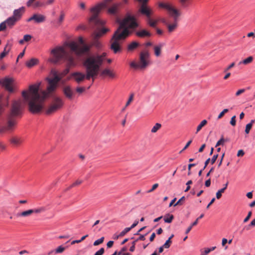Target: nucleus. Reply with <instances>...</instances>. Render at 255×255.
<instances>
[{
    "mask_svg": "<svg viewBox=\"0 0 255 255\" xmlns=\"http://www.w3.org/2000/svg\"><path fill=\"white\" fill-rule=\"evenodd\" d=\"M218 157V154H214L211 159H210L211 163L212 164H214Z\"/></svg>",
    "mask_w": 255,
    "mask_h": 255,
    "instance_id": "52",
    "label": "nucleus"
},
{
    "mask_svg": "<svg viewBox=\"0 0 255 255\" xmlns=\"http://www.w3.org/2000/svg\"><path fill=\"white\" fill-rule=\"evenodd\" d=\"M107 55V53L103 52L101 54H95L87 57L85 59L89 68H92L93 72L96 71L99 74Z\"/></svg>",
    "mask_w": 255,
    "mask_h": 255,
    "instance_id": "4",
    "label": "nucleus"
},
{
    "mask_svg": "<svg viewBox=\"0 0 255 255\" xmlns=\"http://www.w3.org/2000/svg\"><path fill=\"white\" fill-rule=\"evenodd\" d=\"M94 40L93 41V45L96 47L97 49H100L102 47V44L100 41L98 40V38H95V35H94Z\"/></svg>",
    "mask_w": 255,
    "mask_h": 255,
    "instance_id": "31",
    "label": "nucleus"
},
{
    "mask_svg": "<svg viewBox=\"0 0 255 255\" xmlns=\"http://www.w3.org/2000/svg\"><path fill=\"white\" fill-rule=\"evenodd\" d=\"M255 120H251V122L248 124L246 126L245 132L248 134L253 126V124L254 123Z\"/></svg>",
    "mask_w": 255,
    "mask_h": 255,
    "instance_id": "30",
    "label": "nucleus"
},
{
    "mask_svg": "<svg viewBox=\"0 0 255 255\" xmlns=\"http://www.w3.org/2000/svg\"><path fill=\"white\" fill-rule=\"evenodd\" d=\"M139 43L136 41H133L128 46V51H132L139 46Z\"/></svg>",
    "mask_w": 255,
    "mask_h": 255,
    "instance_id": "23",
    "label": "nucleus"
},
{
    "mask_svg": "<svg viewBox=\"0 0 255 255\" xmlns=\"http://www.w3.org/2000/svg\"><path fill=\"white\" fill-rule=\"evenodd\" d=\"M32 210L33 211V213H40L45 212L46 211V208L44 207H41L40 208Z\"/></svg>",
    "mask_w": 255,
    "mask_h": 255,
    "instance_id": "34",
    "label": "nucleus"
},
{
    "mask_svg": "<svg viewBox=\"0 0 255 255\" xmlns=\"http://www.w3.org/2000/svg\"><path fill=\"white\" fill-rule=\"evenodd\" d=\"M64 16H65V14L64 13V12L63 11H61V13H60V17L58 19V22L59 23H61L63 19H64Z\"/></svg>",
    "mask_w": 255,
    "mask_h": 255,
    "instance_id": "53",
    "label": "nucleus"
},
{
    "mask_svg": "<svg viewBox=\"0 0 255 255\" xmlns=\"http://www.w3.org/2000/svg\"><path fill=\"white\" fill-rule=\"evenodd\" d=\"M158 186V184L157 183H155L154 184L151 189H150V190H149L148 191H147V193H150L151 192H152L153 191H154L156 188H157Z\"/></svg>",
    "mask_w": 255,
    "mask_h": 255,
    "instance_id": "58",
    "label": "nucleus"
},
{
    "mask_svg": "<svg viewBox=\"0 0 255 255\" xmlns=\"http://www.w3.org/2000/svg\"><path fill=\"white\" fill-rule=\"evenodd\" d=\"M131 229L128 227L126 228L123 231H122L120 234V236L123 237L127 233H128L129 231H130Z\"/></svg>",
    "mask_w": 255,
    "mask_h": 255,
    "instance_id": "44",
    "label": "nucleus"
},
{
    "mask_svg": "<svg viewBox=\"0 0 255 255\" xmlns=\"http://www.w3.org/2000/svg\"><path fill=\"white\" fill-rule=\"evenodd\" d=\"M253 60V57L252 56H249L247 58L244 59L242 61L240 62V64H248L251 62H252Z\"/></svg>",
    "mask_w": 255,
    "mask_h": 255,
    "instance_id": "32",
    "label": "nucleus"
},
{
    "mask_svg": "<svg viewBox=\"0 0 255 255\" xmlns=\"http://www.w3.org/2000/svg\"><path fill=\"white\" fill-rule=\"evenodd\" d=\"M112 72V71L111 70H110V69H105L101 72V76H103V75H108V76H109Z\"/></svg>",
    "mask_w": 255,
    "mask_h": 255,
    "instance_id": "42",
    "label": "nucleus"
},
{
    "mask_svg": "<svg viewBox=\"0 0 255 255\" xmlns=\"http://www.w3.org/2000/svg\"><path fill=\"white\" fill-rule=\"evenodd\" d=\"M63 92L65 96L69 99H72L73 95V92L71 88L69 86H66L63 89Z\"/></svg>",
    "mask_w": 255,
    "mask_h": 255,
    "instance_id": "14",
    "label": "nucleus"
},
{
    "mask_svg": "<svg viewBox=\"0 0 255 255\" xmlns=\"http://www.w3.org/2000/svg\"><path fill=\"white\" fill-rule=\"evenodd\" d=\"M51 74L53 76L54 80H56L57 81H60L62 79L60 75H59L58 73V72L55 69H52L51 70Z\"/></svg>",
    "mask_w": 255,
    "mask_h": 255,
    "instance_id": "25",
    "label": "nucleus"
},
{
    "mask_svg": "<svg viewBox=\"0 0 255 255\" xmlns=\"http://www.w3.org/2000/svg\"><path fill=\"white\" fill-rule=\"evenodd\" d=\"M38 62V60L35 58H31L26 62V65L28 68H31L33 66L36 65Z\"/></svg>",
    "mask_w": 255,
    "mask_h": 255,
    "instance_id": "24",
    "label": "nucleus"
},
{
    "mask_svg": "<svg viewBox=\"0 0 255 255\" xmlns=\"http://www.w3.org/2000/svg\"><path fill=\"white\" fill-rule=\"evenodd\" d=\"M112 0H105L104 1L98 3L97 5L91 8V11L93 12V14L90 18V22L97 25H104V22L99 18L98 15L101 10L103 8H106L107 7L108 2Z\"/></svg>",
    "mask_w": 255,
    "mask_h": 255,
    "instance_id": "7",
    "label": "nucleus"
},
{
    "mask_svg": "<svg viewBox=\"0 0 255 255\" xmlns=\"http://www.w3.org/2000/svg\"><path fill=\"white\" fill-rule=\"evenodd\" d=\"M136 242L134 241L132 242V246L129 248V251L133 252L135 250V245Z\"/></svg>",
    "mask_w": 255,
    "mask_h": 255,
    "instance_id": "60",
    "label": "nucleus"
},
{
    "mask_svg": "<svg viewBox=\"0 0 255 255\" xmlns=\"http://www.w3.org/2000/svg\"><path fill=\"white\" fill-rule=\"evenodd\" d=\"M65 249V248L62 247V246H59L55 250V254L62 253Z\"/></svg>",
    "mask_w": 255,
    "mask_h": 255,
    "instance_id": "41",
    "label": "nucleus"
},
{
    "mask_svg": "<svg viewBox=\"0 0 255 255\" xmlns=\"http://www.w3.org/2000/svg\"><path fill=\"white\" fill-rule=\"evenodd\" d=\"M161 127V125L159 123H156L152 128L151 131L153 133L156 132Z\"/></svg>",
    "mask_w": 255,
    "mask_h": 255,
    "instance_id": "35",
    "label": "nucleus"
},
{
    "mask_svg": "<svg viewBox=\"0 0 255 255\" xmlns=\"http://www.w3.org/2000/svg\"><path fill=\"white\" fill-rule=\"evenodd\" d=\"M236 116H234L232 117L231 121H230V124L232 126H235L236 125Z\"/></svg>",
    "mask_w": 255,
    "mask_h": 255,
    "instance_id": "55",
    "label": "nucleus"
},
{
    "mask_svg": "<svg viewBox=\"0 0 255 255\" xmlns=\"http://www.w3.org/2000/svg\"><path fill=\"white\" fill-rule=\"evenodd\" d=\"M83 66L85 69L86 74L81 72H75L72 74V77L78 83L83 81L85 79L89 80L92 78L93 81H94L95 78H96L98 75V72L96 71L93 72L92 68H89L86 63V59H85L83 62Z\"/></svg>",
    "mask_w": 255,
    "mask_h": 255,
    "instance_id": "5",
    "label": "nucleus"
},
{
    "mask_svg": "<svg viewBox=\"0 0 255 255\" xmlns=\"http://www.w3.org/2000/svg\"><path fill=\"white\" fill-rule=\"evenodd\" d=\"M46 80L48 81V84H54V85H57V83L59 82V81H56V80H54V78H47L46 79Z\"/></svg>",
    "mask_w": 255,
    "mask_h": 255,
    "instance_id": "40",
    "label": "nucleus"
},
{
    "mask_svg": "<svg viewBox=\"0 0 255 255\" xmlns=\"http://www.w3.org/2000/svg\"><path fill=\"white\" fill-rule=\"evenodd\" d=\"M228 182H227L224 185V187L221 189L219 190L218 192L216 193V198L219 199L222 196V193L224 192L225 190L227 189L228 186Z\"/></svg>",
    "mask_w": 255,
    "mask_h": 255,
    "instance_id": "26",
    "label": "nucleus"
},
{
    "mask_svg": "<svg viewBox=\"0 0 255 255\" xmlns=\"http://www.w3.org/2000/svg\"><path fill=\"white\" fill-rule=\"evenodd\" d=\"M139 11L141 14L146 16V22L150 26L153 28L156 27L157 21L151 18L152 11L149 8L143 5L140 7Z\"/></svg>",
    "mask_w": 255,
    "mask_h": 255,
    "instance_id": "9",
    "label": "nucleus"
},
{
    "mask_svg": "<svg viewBox=\"0 0 255 255\" xmlns=\"http://www.w3.org/2000/svg\"><path fill=\"white\" fill-rule=\"evenodd\" d=\"M89 50L90 47L88 45H85L82 47H79L77 55H81L85 53L89 52Z\"/></svg>",
    "mask_w": 255,
    "mask_h": 255,
    "instance_id": "20",
    "label": "nucleus"
},
{
    "mask_svg": "<svg viewBox=\"0 0 255 255\" xmlns=\"http://www.w3.org/2000/svg\"><path fill=\"white\" fill-rule=\"evenodd\" d=\"M31 37H32L30 35H29V34L24 35L23 36V40H24V41H28L31 39Z\"/></svg>",
    "mask_w": 255,
    "mask_h": 255,
    "instance_id": "57",
    "label": "nucleus"
},
{
    "mask_svg": "<svg viewBox=\"0 0 255 255\" xmlns=\"http://www.w3.org/2000/svg\"><path fill=\"white\" fill-rule=\"evenodd\" d=\"M136 36L140 38L149 37L151 33L145 29H142L135 32Z\"/></svg>",
    "mask_w": 255,
    "mask_h": 255,
    "instance_id": "13",
    "label": "nucleus"
},
{
    "mask_svg": "<svg viewBox=\"0 0 255 255\" xmlns=\"http://www.w3.org/2000/svg\"><path fill=\"white\" fill-rule=\"evenodd\" d=\"M198 224V219H196L192 224L186 229L185 231V234H188L190 231L191 230L192 227Z\"/></svg>",
    "mask_w": 255,
    "mask_h": 255,
    "instance_id": "37",
    "label": "nucleus"
},
{
    "mask_svg": "<svg viewBox=\"0 0 255 255\" xmlns=\"http://www.w3.org/2000/svg\"><path fill=\"white\" fill-rule=\"evenodd\" d=\"M207 123V121L206 120H203L200 124L198 126L197 128L196 133L199 132L201 128Z\"/></svg>",
    "mask_w": 255,
    "mask_h": 255,
    "instance_id": "33",
    "label": "nucleus"
},
{
    "mask_svg": "<svg viewBox=\"0 0 255 255\" xmlns=\"http://www.w3.org/2000/svg\"><path fill=\"white\" fill-rule=\"evenodd\" d=\"M57 85L49 84L47 91H39V85H32L29 86V93L23 91L22 96L25 102L27 103L29 111L32 114H38L44 108L45 100L50 94L56 89Z\"/></svg>",
    "mask_w": 255,
    "mask_h": 255,
    "instance_id": "1",
    "label": "nucleus"
},
{
    "mask_svg": "<svg viewBox=\"0 0 255 255\" xmlns=\"http://www.w3.org/2000/svg\"><path fill=\"white\" fill-rule=\"evenodd\" d=\"M12 82L13 80L12 78L5 77L0 80V84L4 87L8 91L12 93L13 91V89L11 86Z\"/></svg>",
    "mask_w": 255,
    "mask_h": 255,
    "instance_id": "11",
    "label": "nucleus"
},
{
    "mask_svg": "<svg viewBox=\"0 0 255 255\" xmlns=\"http://www.w3.org/2000/svg\"><path fill=\"white\" fill-rule=\"evenodd\" d=\"M108 31V29L103 27L99 31H96L94 33V35H95L96 38H99L102 36L103 34H105Z\"/></svg>",
    "mask_w": 255,
    "mask_h": 255,
    "instance_id": "17",
    "label": "nucleus"
},
{
    "mask_svg": "<svg viewBox=\"0 0 255 255\" xmlns=\"http://www.w3.org/2000/svg\"><path fill=\"white\" fill-rule=\"evenodd\" d=\"M17 20L14 18V17H12V16L10 17H9L8 18H7L5 21L6 23V25L8 26H9L10 27H11L13 26L16 23V22Z\"/></svg>",
    "mask_w": 255,
    "mask_h": 255,
    "instance_id": "21",
    "label": "nucleus"
},
{
    "mask_svg": "<svg viewBox=\"0 0 255 255\" xmlns=\"http://www.w3.org/2000/svg\"><path fill=\"white\" fill-rule=\"evenodd\" d=\"M173 218L174 217L172 215L168 214L164 216V221L165 223H170L172 221Z\"/></svg>",
    "mask_w": 255,
    "mask_h": 255,
    "instance_id": "28",
    "label": "nucleus"
},
{
    "mask_svg": "<svg viewBox=\"0 0 255 255\" xmlns=\"http://www.w3.org/2000/svg\"><path fill=\"white\" fill-rule=\"evenodd\" d=\"M147 234H146L145 235H140V236L135 241L137 242L138 241H144L145 240V237L147 235Z\"/></svg>",
    "mask_w": 255,
    "mask_h": 255,
    "instance_id": "56",
    "label": "nucleus"
},
{
    "mask_svg": "<svg viewBox=\"0 0 255 255\" xmlns=\"http://www.w3.org/2000/svg\"><path fill=\"white\" fill-rule=\"evenodd\" d=\"M210 253L208 248H205L204 252H201V255H207Z\"/></svg>",
    "mask_w": 255,
    "mask_h": 255,
    "instance_id": "64",
    "label": "nucleus"
},
{
    "mask_svg": "<svg viewBox=\"0 0 255 255\" xmlns=\"http://www.w3.org/2000/svg\"><path fill=\"white\" fill-rule=\"evenodd\" d=\"M76 90L78 93H82L85 91V88L84 87H77Z\"/></svg>",
    "mask_w": 255,
    "mask_h": 255,
    "instance_id": "63",
    "label": "nucleus"
},
{
    "mask_svg": "<svg viewBox=\"0 0 255 255\" xmlns=\"http://www.w3.org/2000/svg\"><path fill=\"white\" fill-rule=\"evenodd\" d=\"M82 182V180H77L76 182L73 183L70 186H69L67 188V190H69L70 188H72V187H74L75 186H77V185H78L80 184Z\"/></svg>",
    "mask_w": 255,
    "mask_h": 255,
    "instance_id": "45",
    "label": "nucleus"
},
{
    "mask_svg": "<svg viewBox=\"0 0 255 255\" xmlns=\"http://www.w3.org/2000/svg\"><path fill=\"white\" fill-rule=\"evenodd\" d=\"M104 248H102L99 251L96 252L94 255H102L104 253Z\"/></svg>",
    "mask_w": 255,
    "mask_h": 255,
    "instance_id": "50",
    "label": "nucleus"
},
{
    "mask_svg": "<svg viewBox=\"0 0 255 255\" xmlns=\"http://www.w3.org/2000/svg\"><path fill=\"white\" fill-rule=\"evenodd\" d=\"M104 237H101L100 239L95 241L94 242L93 245L95 246H98V245L102 244L104 242Z\"/></svg>",
    "mask_w": 255,
    "mask_h": 255,
    "instance_id": "43",
    "label": "nucleus"
},
{
    "mask_svg": "<svg viewBox=\"0 0 255 255\" xmlns=\"http://www.w3.org/2000/svg\"><path fill=\"white\" fill-rule=\"evenodd\" d=\"M228 111L229 110L227 109H225L224 110H223V111L219 115V116L218 117V119H221L225 113H226L228 112Z\"/></svg>",
    "mask_w": 255,
    "mask_h": 255,
    "instance_id": "54",
    "label": "nucleus"
},
{
    "mask_svg": "<svg viewBox=\"0 0 255 255\" xmlns=\"http://www.w3.org/2000/svg\"><path fill=\"white\" fill-rule=\"evenodd\" d=\"M119 5L117 4H114L112 7L108 9V12L112 14H116L117 12V9Z\"/></svg>",
    "mask_w": 255,
    "mask_h": 255,
    "instance_id": "29",
    "label": "nucleus"
},
{
    "mask_svg": "<svg viewBox=\"0 0 255 255\" xmlns=\"http://www.w3.org/2000/svg\"><path fill=\"white\" fill-rule=\"evenodd\" d=\"M88 235H86L85 236H83L80 240L78 239V240H74L71 242V244L74 245L76 243H79L81 242L82 241H83V240H84L87 237H88Z\"/></svg>",
    "mask_w": 255,
    "mask_h": 255,
    "instance_id": "39",
    "label": "nucleus"
},
{
    "mask_svg": "<svg viewBox=\"0 0 255 255\" xmlns=\"http://www.w3.org/2000/svg\"><path fill=\"white\" fill-rule=\"evenodd\" d=\"M6 23L5 21L0 23V31H3L6 29Z\"/></svg>",
    "mask_w": 255,
    "mask_h": 255,
    "instance_id": "46",
    "label": "nucleus"
},
{
    "mask_svg": "<svg viewBox=\"0 0 255 255\" xmlns=\"http://www.w3.org/2000/svg\"><path fill=\"white\" fill-rule=\"evenodd\" d=\"M63 105V102L61 99L58 97L55 98L53 103L46 111V114H50L60 109Z\"/></svg>",
    "mask_w": 255,
    "mask_h": 255,
    "instance_id": "10",
    "label": "nucleus"
},
{
    "mask_svg": "<svg viewBox=\"0 0 255 255\" xmlns=\"http://www.w3.org/2000/svg\"><path fill=\"white\" fill-rule=\"evenodd\" d=\"M34 21L36 23H40L44 22L45 20V16L40 14H34Z\"/></svg>",
    "mask_w": 255,
    "mask_h": 255,
    "instance_id": "15",
    "label": "nucleus"
},
{
    "mask_svg": "<svg viewBox=\"0 0 255 255\" xmlns=\"http://www.w3.org/2000/svg\"><path fill=\"white\" fill-rule=\"evenodd\" d=\"M185 200V197L184 196H183L174 205V206H176L178 205H179L181 204V202H182L183 201H184Z\"/></svg>",
    "mask_w": 255,
    "mask_h": 255,
    "instance_id": "62",
    "label": "nucleus"
},
{
    "mask_svg": "<svg viewBox=\"0 0 255 255\" xmlns=\"http://www.w3.org/2000/svg\"><path fill=\"white\" fill-rule=\"evenodd\" d=\"M191 184H192V180H190L187 181V182L186 184V185H187V187H186V189L185 190V192H187L190 190V185Z\"/></svg>",
    "mask_w": 255,
    "mask_h": 255,
    "instance_id": "51",
    "label": "nucleus"
},
{
    "mask_svg": "<svg viewBox=\"0 0 255 255\" xmlns=\"http://www.w3.org/2000/svg\"><path fill=\"white\" fill-rule=\"evenodd\" d=\"M133 96H134L133 94H130V96H129V97L128 98V101H127V102L126 103V107H128L130 104V102L133 100Z\"/></svg>",
    "mask_w": 255,
    "mask_h": 255,
    "instance_id": "49",
    "label": "nucleus"
},
{
    "mask_svg": "<svg viewBox=\"0 0 255 255\" xmlns=\"http://www.w3.org/2000/svg\"><path fill=\"white\" fill-rule=\"evenodd\" d=\"M138 26L135 17L129 13L120 21L119 27L112 38L111 49L115 53L121 51V44L131 33L129 29L133 30Z\"/></svg>",
    "mask_w": 255,
    "mask_h": 255,
    "instance_id": "2",
    "label": "nucleus"
},
{
    "mask_svg": "<svg viewBox=\"0 0 255 255\" xmlns=\"http://www.w3.org/2000/svg\"><path fill=\"white\" fill-rule=\"evenodd\" d=\"M171 243V240H170V239H168L164 243V244L163 245V247H164V248L168 249L170 246V243Z\"/></svg>",
    "mask_w": 255,
    "mask_h": 255,
    "instance_id": "47",
    "label": "nucleus"
},
{
    "mask_svg": "<svg viewBox=\"0 0 255 255\" xmlns=\"http://www.w3.org/2000/svg\"><path fill=\"white\" fill-rule=\"evenodd\" d=\"M25 8L23 6H21L18 9H14L13 12L12 17H14L17 21L19 20L24 13Z\"/></svg>",
    "mask_w": 255,
    "mask_h": 255,
    "instance_id": "12",
    "label": "nucleus"
},
{
    "mask_svg": "<svg viewBox=\"0 0 255 255\" xmlns=\"http://www.w3.org/2000/svg\"><path fill=\"white\" fill-rule=\"evenodd\" d=\"M51 54L52 56V57L49 59L51 62L56 64L60 61L63 60L66 63V68L60 73L62 78L69 72L70 67L76 65L74 57L70 53L67 52L63 46H58L52 49L51 50Z\"/></svg>",
    "mask_w": 255,
    "mask_h": 255,
    "instance_id": "3",
    "label": "nucleus"
},
{
    "mask_svg": "<svg viewBox=\"0 0 255 255\" xmlns=\"http://www.w3.org/2000/svg\"><path fill=\"white\" fill-rule=\"evenodd\" d=\"M179 1L183 8L188 7L190 4V0H179Z\"/></svg>",
    "mask_w": 255,
    "mask_h": 255,
    "instance_id": "27",
    "label": "nucleus"
},
{
    "mask_svg": "<svg viewBox=\"0 0 255 255\" xmlns=\"http://www.w3.org/2000/svg\"><path fill=\"white\" fill-rule=\"evenodd\" d=\"M32 213V210L29 209L26 211H23L21 213H18L17 214L16 216L17 217H28L30 216Z\"/></svg>",
    "mask_w": 255,
    "mask_h": 255,
    "instance_id": "22",
    "label": "nucleus"
},
{
    "mask_svg": "<svg viewBox=\"0 0 255 255\" xmlns=\"http://www.w3.org/2000/svg\"><path fill=\"white\" fill-rule=\"evenodd\" d=\"M254 226H255V219L252 220L250 224L248 226H247L246 228L247 230H249L250 229L251 227Z\"/></svg>",
    "mask_w": 255,
    "mask_h": 255,
    "instance_id": "48",
    "label": "nucleus"
},
{
    "mask_svg": "<svg viewBox=\"0 0 255 255\" xmlns=\"http://www.w3.org/2000/svg\"><path fill=\"white\" fill-rule=\"evenodd\" d=\"M192 140H189L186 144V145L184 146V147L180 151V153L182 152L184 150H185L191 143Z\"/></svg>",
    "mask_w": 255,
    "mask_h": 255,
    "instance_id": "61",
    "label": "nucleus"
},
{
    "mask_svg": "<svg viewBox=\"0 0 255 255\" xmlns=\"http://www.w3.org/2000/svg\"><path fill=\"white\" fill-rule=\"evenodd\" d=\"M9 51L10 48L6 49V47H4L3 52H2L0 54V59H2L4 57L5 55L8 53Z\"/></svg>",
    "mask_w": 255,
    "mask_h": 255,
    "instance_id": "36",
    "label": "nucleus"
},
{
    "mask_svg": "<svg viewBox=\"0 0 255 255\" xmlns=\"http://www.w3.org/2000/svg\"><path fill=\"white\" fill-rule=\"evenodd\" d=\"M150 54L148 51H142L139 54V63L132 61L130 63V66L135 69H144L147 67L150 63Z\"/></svg>",
    "mask_w": 255,
    "mask_h": 255,
    "instance_id": "8",
    "label": "nucleus"
},
{
    "mask_svg": "<svg viewBox=\"0 0 255 255\" xmlns=\"http://www.w3.org/2000/svg\"><path fill=\"white\" fill-rule=\"evenodd\" d=\"M159 6L166 9L168 11L169 15L172 17L174 19L175 23L168 25V31L171 32L177 27L176 22L178 20V17L181 15V12L179 10L173 7L169 3L160 2L159 3Z\"/></svg>",
    "mask_w": 255,
    "mask_h": 255,
    "instance_id": "6",
    "label": "nucleus"
},
{
    "mask_svg": "<svg viewBox=\"0 0 255 255\" xmlns=\"http://www.w3.org/2000/svg\"><path fill=\"white\" fill-rule=\"evenodd\" d=\"M164 45V44L163 43H160L154 47V54L156 56L158 57L160 56L161 54V49Z\"/></svg>",
    "mask_w": 255,
    "mask_h": 255,
    "instance_id": "18",
    "label": "nucleus"
},
{
    "mask_svg": "<svg viewBox=\"0 0 255 255\" xmlns=\"http://www.w3.org/2000/svg\"><path fill=\"white\" fill-rule=\"evenodd\" d=\"M22 139L21 137H18V136H12L10 139V142L11 144H13L14 145H19L20 144L21 142H22Z\"/></svg>",
    "mask_w": 255,
    "mask_h": 255,
    "instance_id": "19",
    "label": "nucleus"
},
{
    "mask_svg": "<svg viewBox=\"0 0 255 255\" xmlns=\"http://www.w3.org/2000/svg\"><path fill=\"white\" fill-rule=\"evenodd\" d=\"M67 45L70 48L73 52H74L77 55L79 46L76 42L74 41L71 42L69 43H67Z\"/></svg>",
    "mask_w": 255,
    "mask_h": 255,
    "instance_id": "16",
    "label": "nucleus"
},
{
    "mask_svg": "<svg viewBox=\"0 0 255 255\" xmlns=\"http://www.w3.org/2000/svg\"><path fill=\"white\" fill-rule=\"evenodd\" d=\"M226 140H225L224 137L222 136L220 140L218 141V142L216 143L215 146L218 147L220 145H224V143Z\"/></svg>",
    "mask_w": 255,
    "mask_h": 255,
    "instance_id": "38",
    "label": "nucleus"
},
{
    "mask_svg": "<svg viewBox=\"0 0 255 255\" xmlns=\"http://www.w3.org/2000/svg\"><path fill=\"white\" fill-rule=\"evenodd\" d=\"M252 213L251 211H250L248 213L247 216L244 220V223H246L247 222H248L249 221V220L250 219V218H251V217L252 216Z\"/></svg>",
    "mask_w": 255,
    "mask_h": 255,
    "instance_id": "59",
    "label": "nucleus"
}]
</instances>
